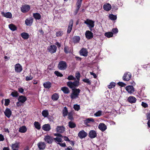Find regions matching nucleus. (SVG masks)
I'll return each mask as SVG.
<instances>
[{
  "instance_id": "8fccbe9b",
  "label": "nucleus",
  "mask_w": 150,
  "mask_h": 150,
  "mask_svg": "<svg viewBox=\"0 0 150 150\" xmlns=\"http://www.w3.org/2000/svg\"><path fill=\"white\" fill-rule=\"evenodd\" d=\"M67 79L69 80H76V78L72 75H70L68 76Z\"/></svg>"
},
{
  "instance_id": "0eeeda50",
  "label": "nucleus",
  "mask_w": 150,
  "mask_h": 150,
  "mask_svg": "<svg viewBox=\"0 0 150 150\" xmlns=\"http://www.w3.org/2000/svg\"><path fill=\"white\" fill-rule=\"evenodd\" d=\"M131 77V74L129 72L125 73L123 76V80L124 81H129Z\"/></svg>"
},
{
  "instance_id": "a18cd8bd",
  "label": "nucleus",
  "mask_w": 150,
  "mask_h": 150,
  "mask_svg": "<svg viewBox=\"0 0 150 150\" xmlns=\"http://www.w3.org/2000/svg\"><path fill=\"white\" fill-rule=\"evenodd\" d=\"M11 95L13 97H17L18 96V93L17 91H15L11 93Z\"/></svg>"
},
{
  "instance_id": "72a5a7b5",
  "label": "nucleus",
  "mask_w": 150,
  "mask_h": 150,
  "mask_svg": "<svg viewBox=\"0 0 150 150\" xmlns=\"http://www.w3.org/2000/svg\"><path fill=\"white\" fill-rule=\"evenodd\" d=\"M8 27L10 29L13 31H14L16 30V27L13 24H11L8 25Z\"/></svg>"
},
{
  "instance_id": "9b49d317",
  "label": "nucleus",
  "mask_w": 150,
  "mask_h": 150,
  "mask_svg": "<svg viewBox=\"0 0 150 150\" xmlns=\"http://www.w3.org/2000/svg\"><path fill=\"white\" fill-rule=\"evenodd\" d=\"M91 122H94V120L92 118H89L86 119L84 121V124L88 126H90V125L88 124V123H90Z\"/></svg>"
},
{
  "instance_id": "338daca9",
  "label": "nucleus",
  "mask_w": 150,
  "mask_h": 150,
  "mask_svg": "<svg viewBox=\"0 0 150 150\" xmlns=\"http://www.w3.org/2000/svg\"><path fill=\"white\" fill-rule=\"evenodd\" d=\"M147 119V120H150V112L147 113L146 114Z\"/></svg>"
},
{
  "instance_id": "13d9d810",
  "label": "nucleus",
  "mask_w": 150,
  "mask_h": 150,
  "mask_svg": "<svg viewBox=\"0 0 150 150\" xmlns=\"http://www.w3.org/2000/svg\"><path fill=\"white\" fill-rule=\"evenodd\" d=\"M68 119L70 120H72L73 119V116L71 112H69L68 113Z\"/></svg>"
},
{
  "instance_id": "58836bf2",
  "label": "nucleus",
  "mask_w": 150,
  "mask_h": 150,
  "mask_svg": "<svg viewBox=\"0 0 150 150\" xmlns=\"http://www.w3.org/2000/svg\"><path fill=\"white\" fill-rule=\"evenodd\" d=\"M109 18L110 19L112 20L115 21L117 19V17L116 15H114L113 14H110L109 15Z\"/></svg>"
},
{
  "instance_id": "423d86ee",
  "label": "nucleus",
  "mask_w": 150,
  "mask_h": 150,
  "mask_svg": "<svg viewBox=\"0 0 150 150\" xmlns=\"http://www.w3.org/2000/svg\"><path fill=\"white\" fill-rule=\"evenodd\" d=\"M44 140L46 142L49 144L52 143L54 140V138L48 135L45 136Z\"/></svg>"
},
{
  "instance_id": "f704fd0d",
  "label": "nucleus",
  "mask_w": 150,
  "mask_h": 150,
  "mask_svg": "<svg viewBox=\"0 0 150 150\" xmlns=\"http://www.w3.org/2000/svg\"><path fill=\"white\" fill-rule=\"evenodd\" d=\"M27 131V128L25 126H23L21 127L19 130V132L21 133H25Z\"/></svg>"
},
{
  "instance_id": "a878e982",
  "label": "nucleus",
  "mask_w": 150,
  "mask_h": 150,
  "mask_svg": "<svg viewBox=\"0 0 150 150\" xmlns=\"http://www.w3.org/2000/svg\"><path fill=\"white\" fill-rule=\"evenodd\" d=\"M59 93H56L52 95L51 98L54 101H56L58 100L59 98Z\"/></svg>"
},
{
  "instance_id": "f8f14e48",
  "label": "nucleus",
  "mask_w": 150,
  "mask_h": 150,
  "mask_svg": "<svg viewBox=\"0 0 150 150\" xmlns=\"http://www.w3.org/2000/svg\"><path fill=\"white\" fill-rule=\"evenodd\" d=\"M30 9V7L28 5H25L23 6L21 8V11L22 12L24 13L28 11Z\"/></svg>"
},
{
  "instance_id": "4468645a",
  "label": "nucleus",
  "mask_w": 150,
  "mask_h": 150,
  "mask_svg": "<svg viewBox=\"0 0 150 150\" xmlns=\"http://www.w3.org/2000/svg\"><path fill=\"white\" fill-rule=\"evenodd\" d=\"M73 24V21L72 19H71L70 20L68 25L67 30V33H69L71 32L72 29Z\"/></svg>"
},
{
  "instance_id": "aec40b11",
  "label": "nucleus",
  "mask_w": 150,
  "mask_h": 150,
  "mask_svg": "<svg viewBox=\"0 0 150 150\" xmlns=\"http://www.w3.org/2000/svg\"><path fill=\"white\" fill-rule=\"evenodd\" d=\"M4 112L5 115L8 118L11 117L12 114L11 110L8 108H6Z\"/></svg>"
},
{
  "instance_id": "5701e85b",
  "label": "nucleus",
  "mask_w": 150,
  "mask_h": 150,
  "mask_svg": "<svg viewBox=\"0 0 150 150\" xmlns=\"http://www.w3.org/2000/svg\"><path fill=\"white\" fill-rule=\"evenodd\" d=\"M57 132L62 133L65 131V128L63 126H58L56 129Z\"/></svg>"
},
{
  "instance_id": "e2e57ef3",
  "label": "nucleus",
  "mask_w": 150,
  "mask_h": 150,
  "mask_svg": "<svg viewBox=\"0 0 150 150\" xmlns=\"http://www.w3.org/2000/svg\"><path fill=\"white\" fill-rule=\"evenodd\" d=\"M64 140L66 141L69 142L70 141V140L69 138L66 136H64Z\"/></svg>"
},
{
  "instance_id": "473e14b6",
  "label": "nucleus",
  "mask_w": 150,
  "mask_h": 150,
  "mask_svg": "<svg viewBox=\"0 0 150 150\" xmlns=\"http://www.w3.org/2000/svg\"><path fill=\"white\" fill-rule=\"evenodd\" d=\"M68 114L67 108L66 107H64L62 110V114L63 116L64 117H65L68 115Z\"/></svg>"
},
{
  "instance_id": "a19ab883",
  "label": "nucleus",
  "mask_w": 150,
  "mask_h": 150,
  "mask_svg": "<svg viewBox=\"0 0 150 150\" xmlns=\"http://www.w3.org/2000/svg\"><path fill=\"white\" fill-rule=\"evenodd\" d=\"M103 113L101 110H99L94 114V116L96 117H99L102 115Z\"/></svg>"
},
{
  "instance_id": "412c9836",
  "label": "nucleus",
  "mask_w": 150,
  "mask_h": 150,
  "mask_svg": "<svg viewBox=\"0 0 150 150\" xmlns=\"http://www.w3.org/2000/svg\"><path fill=\"white\" fill-rule=\"evenodd\" d=\"M1 14L3 16L7 18H10L12 17L11 13L9 12L5 13L3 11L1 12Z\"/></svg>"
},
{
  "instance_id": "dca6fc26",
  "label": "nucleus",
  "mask_w": 150,
  "mask_h": 150,
  "mask_svg": "<svg viewBox=\"0 0 150 150\" xmlns=\"http://www.w3.org/2000/svg\"><path fill=\"white\" fill-rule=\"evenodd\" d=\"M22 70V66L19 64H17L15 65V71L19 73L21 72Z\"/></svg>"
},
{
  "instance_id": "de8ad7c7",
  "label": "nucleus",
  "mask_w": 150,
  "mask_h": 150,
  "mask_svg": "<svg viewBox=\"0 0 150 150\" xmlns=\"http://www.w3.org/2000/svg\"><path fill=\"white\" fill-rule=\"evenodd\" d=\"M63 32L62 31H59L56 33V36L57 37L61 36L63 35Z\"/></svg>"
},
{
  "instance_id": "4d7b16f0",
  "label": "nucleus",
  "mask_w": 150,
  "mask_h": 150,
  "mask_svg": "<svg viewBox=\"0 0 150 150\" xmlns=\"http://www.w3.org/2000/svg\"><path fill=\"white\" fill-rule=\"evenodd\" d=\"M69 47L68 46H65L64 48V50L65 52L66 53H69L68 51Z\"/></svg>"
},
{
  "instance_id": "c85d7f7f",
  "label": "nucleus",
  "mask_w": 150,
  "mask_h": 150,
  "mask_svg": "<svg viewBox=\"0 0 150 150\" xmlns=\"http://www.w3.org/2000/svg\"><path fill=\"white\" fill-rule=\"evenodd\" d=\"M80 38L79 36H75L72 38L73 42L75 44L79 42Z\"/></svg>"
},
{
  "instance_id": "39448f33",
  "label": "nucleus",
  "mask_w": 150,
  "mask_h": 150,
  "mask_svg": "<svg viewBox=\"0 0 150 150\" xmlns=\"http://www.w3.org/2000/svg\"><path fill=\"white\" fill-rule=\"evenodd\" d=\"M84 23L87 25L90 30H92L91 29L93 28L94 26L95 21L89 19H87L85 21Z\"/></svg>"
},
{
  "instance_id": "2f4dec72",
  "label": "nucleus",
  "mask_w": 150,
  "mask_h": 150,
  "mask_svg": "<svg viewBox=\"0 0 150 150\" xmlns=\"http://www.w3.org/2000/svg\"><path fill=\"white\" fill-rule=\"evenodd\" d=\"M44 87L46 88L49 89L51 86V83L50 82L48 81L44 83L43 84Z\"/></svg>"
},
{
  "instance_id": "5fc2aeb1",
  "label": "nucleus",
  "mask_w": 150,
  "mask_h": 150,
  "mask_svg": "<svg viewBox=\"0 0 150 150\" xmlns=\"http://www.w3.org/2000/svg\"><path fill=\"white\" fill-rule=\"evenodd\" d=\"M83 81L85 82L86 83L89 85L91 84V82L89 79H84L83 80Z\"/></svg>"
},
{
  "instance_id": "c756f323",
  "label": "nucleus",
  "mask_w": 150,
  "mask_h": 150,
  "mask_svg": "<svg viewBox=\"0 0 150 150\" xmlns=\"http://www.w3.org/2000/svg\"><path fill=\"white\" fill-rule=\"evenodd\" d=\"M33 16L36 20H40L41 18V16L40 14L38 13H33Z\"/></svg>"
},
{
  "instance_id": "7c9ffc66",
  "label": "nucleus",
  "mask_w": 150,
  "mask_h": 150,
  "mask_svg": "<svg viewBox=\"0 0 150 150\" xmlns=\"http://www.w3.org/2000/svg\"><path fill=\"white\" fill-rule=\"evenodd\" d=\"M61 90L65 94H68L69 93L70 91L68 88L64 86L61 88Z\"/></svg>"
},
{
  "instance_id": "9d476101",
  "label": "nucleus",
  "mask_w": 150,
  "mask_h": 150,
  "mask_svg": "<svg viewBox=\"0 0 150 150\" xmlns=\"http://www.w3.org/2000/svg\"><path fill=\"white\" fill-rule=\"evenodd\" d=\"M85 35L86 38L88 39H91L93 37V33L89 30H87L86 31Z\"/></svg>"
},
{
  "instance_id": "e433bc0d",
  "label": "nucleus",
  "mask_w": 150,
  "mask_h": 150,
  "mask_svg": "<svg viewBox=\"0 0 150 150\" xmlns=\"http://www.w3.org/2000/svg\"><path fill=\"white\" fill-rule=\"evenodd\" d=\"M21 36L23 38L25 39H27L29 38V35L25 33H22L21 34Z\"/></svg>"
},
{
  "instance_id": "bf43d9fd",
  "label": "nucleus",
  "mask_w": 150,
  "mask_h": 150,
  "mask_svg": "<svg viewBox=\"0 0 150 150\" xmlns=\"http://www.w3.org/2000/svg\"><path fill=\"white\" fill-rule=\"evenodd\" d=\"M141 105H142L144 108H146L148 107V104L146 103L143 102H142Z\"/></svg>"
},
{
  "instance_id": "680f3d73",
  "label": "nucleus",
  "mask_w": 150,
  "mask_h": 150,
  "mask_svg": "<svg viewBox=\"0 0 150 150\" xmlns=\"http://www.w3.org/2000/svg\"><path fill=\"white\" fill-rule=\"evenodd\" d=\"M112 32L114 33H117L118 32V30L117 28H113L112 30Z\"/></svg>"
},
{
  "instance_id": "ddd939ff",
  "label": "nucleus",
  "mask_w": 150,
  "mask_h": 150,
  "mask_svg": "<svg viewBox=\"0 0 150 150\" xmlns=\"http://www.w3.org/2000/svg\"><path fill=\"white\" fill-rule=\"evenodd\" d=\"M33 22V19L30 17L27 18L25 21V24L28 26H31L32 25Z\"/></svg>"
},
{
  "instance_id": "b1692460",
  "label": "nucleus",
  "mask_w": 150,
  "mask_h": 150,
  "mask_svg": "<svg viewBox=\"0 0 150 150\" xmlns=\"http://www.w3.org/2000/svg\"><path fill=\"white\" fill-rule=\"evenodd\" d=\"M136 100L137 99L136 98L133 96H130L127 99V101L131 103H135L136 102Z\"/></svg>"
},
{
  "instance_id": "603ef678",
  "label": "nucleus",
  "mask_w": 150,
  "mask_h": 150,
  "mask_svg": "<svg viewBox=\"0 0 150 150\" xmlns=\"http://www.w3.org/2000/svg\"><path fill=\"white\" fill-rule=\"evenodd\" d=\"M33 78V76L30 75L29 76H27L26 77L25 79L26 81H29L30 80H32Z\"/></svg>"
},
{
  "instance_id": "774afa93",
  "label": "nucleus",
  "mask_w": 150,
  "mask_h": 150,
  "mask_svg": "<svg viewBox=\"0 0 150 150\" xmlns=\"http://www.w3.org/2000/svg\"><path fill=\"white\" fill-rule=\"evenodd\" d=\"M64 150H74V149H73L71 146H69L65 149Z\"/></svg>"
},
{
  "instance_id": "09e8293b",
  "label": "nucleus",
  "mask_w": 150,
  "mask_h": 150,
  "mask_svg": "<svg viewBox=\"0 0 150 150\" xmlns=\"http://www.w3.org/2000/svg\"><path fill=\"white\" fill-rule=\"evenodd\" d=\"M54 73L57 76L62 77L63 76V74L58 71H54Z\"/></svg>"
},
{
  "instance_id": "6e6d98bb",
  "label": "nucleus",
  "mask_w": 150,
  "mask_h": 150,
  "mask_svg": "<svg viewBox=\"0 0 150 150\" xmlns=\"http://www.w3.org/2000/svg\"><path fill=\"white\" fill-rule=\"evenodd\" d=\"M117 84L120 86H121V87H124L126 85V84L122 82H119Z\"/></svg>"
},
{
  "instance_id": "f03ea898",
  "label": "nucleus",
  "mask_w": 150,
  "mask_h": 150,
  "mask_svg": "<svg viewBox=\"0 0 150 150\" xmlns=\"http://www.w3.org/2000/svg\"><path fill=\"white\" fill-rule=\"evenodd\" d=\"M67 85L70 88H75L80 85V82L76 80H75L73 82L69 81L67 82Z\"/></svg>"
},
{
  "instance_id": "37998d69",
  "label": "nucleus",
  "mask_w": 150,
  "mask_h": 150,
  "mask_svg": "<svg viewBox=\"0 0 150 150\" xmlns=\"http://www.w3.org/2000/svg\"><path fill=\"white\" fill-rule=\"evenodd\" d=\"M75 77L76 79V81L79 82L80 80V74L79 71H77L75 74Z\"/></svg>"
},
{
  "instance_id": "bb28decb",
  "label": "nucleus",
  "mask_w": 150,
  "mask_h": 150,
  "mask_svg": "<svg viewBox=\"0 0 150 150\" xmlns=\"http://www.w3.org/2000/svg\"><path fill=\"white\" fill-rule=\"evenodd\" d=\"M103 8L105 10L108 11L111 9V6L110 4L108 3L104 4Z\"/></svg>"
},
{
  "instance_id": "3c124183",
  "label": "nucleus",
  "mask_w": 150,
  "mask_h": 150,
  "mask_svg": "<svg viewBox=\"0 0 150 150\" xmlns=\"http://www.w3.org/2000/svg\"><path fill=\"white\" fill-rule=\"evenodd\" d=\"M74 108L76 111H78L80 109V106L79 105L76 104L74 105Z\"/></svg>"
},
{
  "instance_id": "0e129e2a",
  "label": "nucleus",
  "mask_w": 150,
  "mask_h": 150,
  "mask_svg": "<svg viewBox=\"0 0 150 150\" xmlns=\"http://www.w3.org/2000/svg\"><path fill=\"white\" fill-rule=\"evenodd\" d=\"M58 144L61 146L65 147L66 146V144L65 143H58Z\"/></svg>"
},
{
  "instance_id": "4be33fe9",
  "label": "nucleus",
  "mask_w": 150,
  "mask_h": 150,
  "mask_svg": "<svg viewBox=\"0 0 150 150\" xmlns=\"http://www.w3.org/2000/svg\"><path fill=\"white\" fill-rule=\"evenodd\" d=\"M38 146L40 150H43L45 148L46 144L44 142H40L38 143Z\"/></svg>"
},
{
  "instance_id": "f257e3e1",
  "label": "nucleus",
  "mask_w": 150,
  "mask_h": 150,
  "mask_svg": "<svg viewBox=\"0 0 150 150\" xmlns=\"http://www.w3.org/2000/svg\"><path fill=\"white\" fill-rule=\"evenodd\" d=\"M81 90L79 88L72 89V93L70 95L71 99H75L79 97Z\"/></svg>"
},
{
  "instance_id": "393cba45",
  "label": "nucleus",
  "mask_w": 150,
  "mask_h": 150,
  "mask_svg": "<svg viewBox=\"0 0 150 150\" xmlns=\"http://www.w3.org/2000/svg\"><path fill=\"white\" fill-rule=\"evenodd\" d=\"M42 128L44 130L47 132L49 131L51 129L50 125L48 124L43 125Z\"/></svg>"
},
{
  "instance_id": "49530a36",
  "label": "nucleus",
  "mask_w": 150,
  "mask_h": 150,
  "mask_svg": "<svg viewBox=\"0 0 150 150\" xmlns=\"http://www.w3.org/2000/svg\"><path fill=\"white\" fill-rule=\"evenodd\" d=\"M115 83L113 82H111L110 83V85H108V87L109 89H111L114 88L115 86Z\"/></svg>"
},
{
  "instance_id": "c9c22d12",
  "label": "nucleus",
  "mask_w": 150,
  "mask_h": 150,
  "mask_svg": "<svg viewBox=\"0 0 150 150\" xmlns=\"http://www.w3.org/2000/svg\"><path fill=\"white\" fill-rule=\"evenodd\" d=\"M34 125L35 128L39 130L40 129V125L38 122L37 121L35 122L34 123Z\"/></svg>"
},
{
  "instance_id": "a211bd4d",
  "label": "nucleus",
  "mask_w": 150,
  "mask_h": 150,
  "mask_svg": "<svg viewBox=\"0 0 150 150\" xmlns=\"http://www.w3.org/2000/svg\"><path fill=\"white\" fill-rule=\"evenodd\" d=\"M89 137L91 139L96 137L97 136V133L96 131L94 130H91L89 133Z\"/></svg>"
},
{
  "instance_id": "864d4df0",
  "label": "nucleus",
  "mask_w": 150,
  "mask_h": 150,
  "mask_svg": "<svg viewBox=\"0 0 150 150\" xmlns=\"http://www.w3.org/2000/svg\"><path fill=\"white\" fill-rule=\"evenodd\" d=\"M10 103V100L8 99H5V103L4 105L5 106H8L9 105V103Z\"/></svg>"
},
{
  "instance_id": "79ce46f5",
  "label": "nucleus",
  "mask_w": 150,
  "mask_h": 150,
  "mask_svg": "<svg viewBox=\"0 0 150 150\" xmlns=\"http://www.w3.org/2000/svg\"><path fill=\"white\" fill-rule=\"evenodd\" d=\"M54 140L55 141L56 143L58 144V143L62 142V138L59 137H56L55 138H54Z\"/></svg>"
},
{
  "instance_id": "cd10ccee",
  "label": "nucleus",
  "mask_w": 150,
  "mask_h": 150,
  "mask_svg": "<svg viewBox=\"0 0 150 150\" xmlns=\"http://www.w3.org/2000/svg\"><path fill=\"white\" fill-rule=\"evenodd\" d=\"M19 143L16 142L11 145V148L13 150H18L19 147Z\"/></svg>"
},
{
  "instance_id": "20e7f679",
  "label": "nucleus",
  "mask_w": 150,
  "mask_h": 150,
  "mask_svg": "<svg viewBox=\"0 0 150 150\" xmlns=\"http://www.w3.org/2000/svg\"><path fill=\"white\" fill-rule=\"evenodd\" d=\"M67 64L66 62L64 61H60L58 65V68L62 70H65L67 68Z\"/></svg>"
},
{
  "instance_id": "4c0bfd02",
  "label": "nucleus",
  "mask_w": 150,
  "mask_h": 150,
  "mask_svg": "<svg viewBox=\"0 0 150 150\" xmlns=\"http://www.w3.org/2000/svg\"><path fill=\"white\" fill-rule=\"evenodd\" d=\"M104 35L108 38H110L113 36V33L112 32H108L105 33Z\"/></svg>"
},
{
  "instance_id": "7ed1b4c3",
  "label": "nucleus",
  "mask_w": 150,
  "mask_h": 150,
  "mask_svg": "<svg viewBox=\"0 0 150 150\" xmlns=\"http://www.w3.org/2000/svg\"><path fill=\"white\" fill-rule=\"evenodd\" d=\"M18 102L16 103V104L18 106L23 105V104L26 100L27 99L26 97L23 96H21L18 98Z\"/></svg>"
},
{
  "instance_id": "2eb2a0df",
  "label": "nucleus",
  "mask_w": 150,
  "mask_h": 150,
  "mask_svg": "<svg viewBox=\"0 0 150 150\" xmlns=\"http://www.w3.org/2000/svg\"><path fill=\"white\" fill-rule=\"evenodd\" d=\"M125 89L128 92L130 93H132L134 92V88L132 86H128L125 87Z\"/></svg>"
},
{
  "instance_id": "ea45409f",
  "label": "nucleus",
  "mask_w": 150,
  "mask_h": 150,
  "mask_svg": "<svg viewBox=\"0 0 150 150\" xmlns=\"http://www.w3.org/2000/svg\"><path fill=\"white\" fill-rule=\"evenodd\" d=\"M42 115L45 117H46L49 115V113L47 110H44L42 111Z\"/></svg>"
},
{
  "instance_id": "6ab92c4d",
  "label": "nucleus",
  "mask_w": 150,
  "mask_h": 150,
  "mask_svg": "<svg viewBox=\"0 0 150 150\" xmlns=\"http://www.w3.org/2000/svg\"><path fill=\"white\" fill-rule=\"evenodd\" d=\"M99 129L102 132H104L107 129L106 125L103 123H100L98 126Z\"/></svg>"
},
{
  "instance_id": "1a4fd4ad",
  "label": "nucleus",
  "mask_w": 150,
  "mask_h": 150,
  "mask_svg": "<svg viewBox=\"0 0 150 150\" xmlns=\"http://www.w3.org/2000/svg\"><path fill=\"white\" fill-rule=\"evenodd\" d=\"M87 133L84 130H82L78 133V136L80 138L82 139L85 138L87 136Z\"/></svg>"
},
{
  "instance_id": "052dcab7",
  "label": "nucleus",
  "mask_w": 150,
  "mask_h": 150,
  "mask_svg": "<svg viewBox=\"0 0 150 150\" xmlns=\"http://www.w3.org/2000/svg\"><path fill=\"white\" fill-rule=\"evenodd\" d=\"M4 138L3 135L0 134V141H3L4 140Z\"/></svg>"
},
{
  "instance_id": "f3484780",
  "label": "nucleus",
  "mask_w": 150,
  "mask_h": 150,
  "mask_svg": "<svg viewBox=\"0 0 150 150\" xmlns=\"http://www.w3.org/2000/svg\"><path fill=\"white\" fill-rule=\"evenodd\" d=\"M80 54L84 57H86L88 55V52L87 50L85 48H82L80 51Z\"/></svg>"
},
{
  "instance_id": "c03bdc74",
  "label": "nucleus",
  "mask_w": 150,
  "mask_h": 150,
  "mask_svg": "<svg viewBox=\"0 0 150 150\" xmlns=\"http://www.w3.org/2000/svg\"><path fill=\"white\" fill-rule=\"evenodd\" d=\"M69 127L71 128H74L76 127V125L74 122L70 121L69 122Z\"/></svg>"
},
{
  "instance_id": "6e6552de",
  "label": "nucleus",
  "mask_w": 150,
  "mask_h": 150,
  "mask_svg": "<svg viewBox=\"0 0 150 150\" xmlns=\"http://www.w3.org/2000/svg\"><path fill=\"white\" fill-rule=\"evenodd\" d=\"M57 47L54 45H51L47 48V50L48 51L51 53H53L55 52L56 51Z\"/></svg>"
},
{
  "instance_id": "69168bd1",
  "label": "nucleus",
  "mask_w": 150,
  "mask_h": 150,
  "mask_svg": "<svg viewBox=\"0 0 150 150\" xmlns=\"http://www.w3.org/2000/svg\"><path fill=\"white\" fill-rule=\"evenodd\" d=\"M18 91L21 93H22L24 91V89L22 88H18Z\"/></svg>"
}]
</instances>
